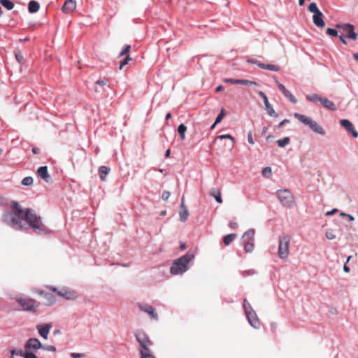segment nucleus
Masks as SVG:
<instances>
[{"instance_id": "1", "label": "nucleus", "mask_w": 358, "mask_h": 358, "mask_svg": "<svg viewBox=\"0 0 358 358\" xmlns=\"http://www.w3.org/2000/svg\"><path fill=\"white\" fill-rule=\"evenodd\" d=\"M12 208L13 213H8L3 215L2 220L4 223L16 229H22V221L25 220L34 232L45 233L47 231L46 227L41 221V217L38 216L32 210L23 209L15 201L13 202Z\"/></svg>"}, {"instance_id": "2", "label": "nucleus", "mask_w": 358, "mask_h": 358, "mask_svg": "<svg viewBox=\"0 0 358 358\" xmlns=\"http://www.w3.org/2000/svg\"><path fill=\"white\" fill-rule=\"evenodd\" d=\"M194 255L187 252L180 258L176 259L170 268V272L173 275L182 274L187 270V264L193 260Z\"/></svg>"}, {"instance_id": "3", "label": "nucleus", "mask_w": 358, "mask_h": 358, "mask_svg": "<svg viewBox=\"0 0 358 358\" xmlns=\"http://www.w3.org/2000/svg\"><path fill=\"white\" fill-rule=\"evenodd\" d=\"M294 116L299 120L303 124L309 127V128L314 132L320 134L324 135L325 131L324 129L317 124L315 121H314L312 118L306 116L304 115H301L297 113L294 114Z\"/></svg>"}, {"instance_id": "4", "label": "nucleus", "mask_w": 358, "mask_h": 358, "mask_svg": "<svg viewBox=\"0 0 358 358\" xmlns=\"http://www.w3.org/2000/svg\"><path fill=\"white\" fill-rule=\"evenodd\" d=\"M290 241V237L287 235L280 236L279 237L278 254L281 259H287L288 257Z\"/></svg>"}, {"instance_id": "5", "label": "nucleus", "mask_w": 358, "mask_h": 358, "mask_svg": "<svg viewBox=\"0 0 358 358\" xmlns=\"http://www.w3.org/2000/svg\"><path fill=\"white\" fill-rule=\"evenodd\" d=\"M276 196L280 203L286 207L290 208L294 204V196L292 192L287 189L277 191Z\"/></svg>"}, {"instance_id": "6", "label": "nucleus", "mask_w": 358, "mask_h": 358, "mask_svg": "<svg viewBox=\"0 0 358 358\" xmlns=\"http://www.w3.org/2000/svg\"><path fill=\"white\" fill-rule=\"evenodd\" d=\"M16 301L22 310L26 311L36 312L39 306L38 302L29 297H18L16 299Z\"/></svg>"}, {"instance_id": "7", "label": "nucleus", "mask_w": 358, "mask_h": 358, "mask_svg": "<svg viewBox=\"0 0 358 358\" xmlns=\"http://www.w3.org/2000/svg\"><path fill=\"white\" fill-rule=\"evenodd\" d=\"M47 289L52 291L61 297H63L67 300H75L78 298V294L74 290L69 289L68 288L63 287L61 289H58L57 287L53 286H47Z\"/></svg>"}, {"instance_id": "8", "label": "nucleus", "mask_w": 358, "mask_h": 358, "mask_svg": "<svg viewBox=\"0 0 358 358\" xmlns=\"http://www.w3.org/2000/svg\"><path fill=\"white\" fill-rule=\"evenodd\" d=\"M336 27L339 29L341 34H344V36L350 39L355 41L357 38V34L355 32V27L351 24H338Z\"/></svg>"}, {"instance_id": "9", "label": "nucleus", "mask_w": 358, "mask_h": 358, "mask_svg": "<svg viewBox=\"0 0 358 358\" xmlns=\"http://www.w3.org/2000/svg\"><path fill=\"white\" fill-rule=\"evenodd\" d=\"M135 337L140 345V349L151 347L152 342L148 336L143 331H138L135 334Z\"/></svg>"}, {"instance_id": "10", "label": "nucleus", "mask_w": 358, "mask_h": 358, "mask_svg": "<svg viewBox=\"0 0 358 358\" xmlns=\"http://www.w3.org/2000/svg\"><path fill=\"white\" fill-rule=\"evenodd\" d=\"M41 348H43V345L39 340L37 338H31L26 342L24 345V352L36 351Z\"/></svg>"}, {"instance_id": "11", "label": "nucleus", "mask_w": 358, "mask_h": 358, "mask_svg": "<svg viewBox=\"0 0 358 358\" xmlns=\"http://www.w3.org/2000/svg\"><path fill=\"white\" fill-rule=\"evenodd\" d=\"M258 94L263 99L264 103L265 105V109L267 112V113L271 117H278V115L275 113L274 109L273 108L272 106L268 102V98L266 95V94L262 91L258 92Z\"/></svg>"}, {"instance_id": "12", "label": "nucleus", "mask_w": 358, "mask_h": 358, "mask_svg": "<svg viewBox=\"0 0 358 358\" xmlns=\"http://www.w3.org/2000/svg\"><path fill=\"white\" fill-rule=\"evenodd\" d=\"M249 323L255 329H258L260 325V322L257 315L254 310H250L245 313Z\"/></svg>"}, {"instance_id": "13", "label": "nucleus", "mask_w": 358, "mask_h": 358, "mask_svg": "<svg viewBox=\"0 0 358 358\" xmlns=\"http://www.w3.org/2000/svg\"><path fill=\"white\" fill-rule=\"evenodd\" d=\"M340 124L351 134L353 137L357 138L358 136V132L355 130L353 124L348 120H341Z\"/></svg>"}, {"instance_id": "14", "label": "nucleus", "mask_w": 358, "mask_h": 358, "mask_svg": "<svg viewBox=\"0 0 358 358\" xmlns=\"http://www.w3.org/2000/svg\"><path fill=\"white\" fill-rule=\"evenodd\" d=\"M76 8V2L75 0H66L62 6L63 12L67 14L73 13Z\"/></svg>"}, {"instance_id": "15", "label": "nucleus", "mask_w": 358, "mask_h": 358, "mask_svg": "<svg viewBox=\"0 0 358 358\" xmlns=\"http://www.w3.org/2000/svg\"><path fill=\"white\" fill-rule=\"evenodd\" d=\"M138 307L141 310L148 313L152 319H157V314L155 313V308L152 306L147 304H141L138 305Z\"/></svg>"}, {"instance_id": "16", "label": "nucleus", "mask_w": 358, "mask_h": 358, "mask_svg": "<svg viewBox=\"0 0 358 358\" xmlns=\"http://www.w3.org/2000/svg\"><path fill=\"white\" fill-rule=\"evenodd\" d=\"M179 215H180V220L182 222H185L189 217L188 210L184 203V196H182V198L181 204H180V210H179Z\"/></svg>"}, {"instance_id": "17", "label": "nucleus", "mask_w": 358, "mask_h": 358, "mask_svg": "<svg viewBox=\"0 0 358 358\" xmlns=\"http://www.w3.org/2000/svg\"><path fill=\"white\" fill-rule=\"evenodd\" d=\"M37 174L46 182L50 180V176L48 174L47 166H41L37 170Z\"/></svg>"}, {"instance_id": "18", "label": "nucleus", "mask_w": 358, "mask_h": 358, "mask_svg": "<svg viewBox=\"0 0 358 358\" xmlns=\"http://www.w3.org/2000/svg\"><path fill=\"white\" fill-rule=\"evenodd\" d=\"M323 14L322 12L315 13L313 16V20L314 24L320 28H323L325 25L324 21L323 20Z\"/></svg>"}, {"instance_id": "19", "label": "nucleus", "mask_w": 358, "mask_h": 358, "mask_svg": "<svg viewBox=\"0 0 358 358\" xmlns=\"http://www.w3.org/2000/svg\"><path fill=\"white\" fill-rule=\"evenodd\" d=\"M50 328L51 324H46L45 325H40L37 327L39 334L45 339L48 338V335L49 334Z\"/></svg>"}, {"instance_id": "20", "label": "nucleus", "mask_w": 358, "mask_h": 358, "mask_svg": "<svg viewBox=\"0 0 358 358\" xmlns=\"http://www.w3.org/2000/svg\"><path fill=\"white\" fill-rule=\"evenodd\" d=\"M320 103L327 109H329V110H331L333 111L336 110V107L333 101H331V100L328 99L327 98L322 97L321 99Z\"/></svg>"}, {"instance_id": "21", "label": "nucleus", "mask_w": 358, "mask_h": 358, "mask_svg": "<svg viewBox=\"0 0 358 358\" xmlns=\"http://www.w3.org/2000/svg\"><path fill=\"white\" fill-rule=\"evenodd\" d=\"M150 348V347L140 349L141 358H156Z\"/></svg>"}, {"instance_id": "22", "label": "nucleus", "mask_w": 358, "mask_h": 358, "mask_svg": "<svg viewBox=\"0 0 358 358\" xmlns=\"http://www.w3.org/2000/svg\"><path fill=\"white\" fill-rule=\"evenodd\" d=\"M255 231L253 229H248L242 236L243 241H254Z\"/></svg>"}, {"instance_id": "23", "label": "nucleus", "mask_w": 358, "mask_h": 358, "mask_svg": "<svg viewBox=\"0 0 358 358\" xmlns=\"http://www.w3.org/2000/svg\"><path fill=\"white\" fill-rule=\"evenodd\" d=\"M110 169L109 167L106 166H101L99 169V176L102 181L106 180V176L109 173Z\"/></svg>"}, {"instance_id": "24", "label": "nucleus", "mask_w": 358, "mask_h": 358, "mask_svg": "<svg viewBox=\"0 0 358 358\" xmlns=\"http://www.w3.org/2000/svg\"><path fill=\"white\" fill-rule=\"evenodd\" d=\"M210 194V196H212L215 198V199L216 200V201L217 203H222L221 192H220V189H218L217 188H213L211 189Z\"/></svg>"}, {"instance_id": "25", "label": "nucleus", "mask_w": 358, "mask_h": 358, "mask_svg": "<svg viewBox=\"0 0 358 358\" xmlns=\"http://www.w3.org/2000/svg\"><path fill=\"white\" fill-rule=\"evenodd\" d=\"M40 8L39 3L36 1H31L29 3V11L31 13L37 12Z\"/></svg>"}, {"instance_id": "26", "label": "nucleus", "mask_w": 358, "mask_h": 358, "mask_svg": "<svg viewBox=\"0 0 358 358\" xmlns=\"http://www.w3.org/2000/svg\"><path fill=\"white\" fill-rule=\"evenodd\" d=\"M236 234H230L227 236H224L223 238V242L224 245H229L230 243H231L236 238Z\"/></svg>"}, {"instance_id": "27", "label": "nucleus", "mask_w": 358, "mask_h": 358, "mask_svg": "<svg viewBox=\"0 0 358 358\" xmlns=\"http://www.w3.org/2000/svg\"><path fill=\"white\" fill-rule=\"evenodd\" d=\"M46 300V303L45 304L47 306H52L53 305L55 301H56V299H55V297L54 296L53 294H50V293H46L45 294V297H44Z\"/></svg>"}, {"instance_id": "28", "label": "nucleus", "mask_w": 358, "mask_h": 358, "mask_svg": "<svg viewBox=\"0 0 358 358\" xmlns=\"http://www.w3.org/2000/svg\"><path fill=\"white\" fill-rule=\"evenodd\" d=\"M187 131V127L183 124H180L178 127V131L180 134V137L181 140H184L185 138V132Z\"/></svg>"}, {"instance_id": "29", "label": "nucleus", "mask_w": 358, "mask_h": 358, "mask_svg": "<svg viewBox=\"0 0 358 358\" xmlns=\"http://www.w3.org/2000/svg\"><path fill=\"white\" fill-rule=\"evenodd\" d=\"M244 250L245 252H251L254 250V241H243Z\"/></svg>"}, {"instance_id": "30", "label": "nucleus", "mask_w": 358, "mask_h": 358, "mask_svg": "<svg viewBox=\"0 0 358 358\" xmlns=\"http://www.w3.org/2000/svg\"><path fill=\"white\" fill-rule=\"evenodd\" d=\"M0 3L8 10H12L14 7V3L10 0H0Z\"/></svg>"}, {"instance_id": "31", "label": "nucleus", "mask_w": 358, "mask_h": 358, "mask_svg": "<svg viewBox=\"0 0 358 358\" xmlns=\"http://www.w3.org/2000/svg\"><path fill=\"white\" fill-rule=\"evenodd\" d=\"M322 98V97L320 96L317 94H312L306 96V99L312 102H321Z\"/></svg>"}, {"instance_id": "32", "label": "nucleus", "mask_w": 358, "mask_h": 358, "mask_svg": "<svg viewBox=\"0 0 358 358\" xmlns=\"http://www.w3.org/2000/svg\"><path fill=\"white\" fill-rule=\"evenodd\" d=\"M283 95L289 99V101L293 103H296L297 102L295 96L288 90H287L284 93Z\"/></svg>"}, {"instance_id": "33", "label": "nucleus", "mask_w": 358, "mask_h": 358, "mask_svg": "<svg viewBox=\"0 0 358 358\" xmlns=\"http://www.w3.org/2000/svg\"><path fill=\"white\" fill-rule=\"evenodd\" d=\"M290 142V138L289 137H284L282 139H279L277 141V144L279 147H285L288 145Z\"/></svg>"}, {"instance_id": "34", "label": "nucleus", "mask_w": 358, "mask_h": 358, "mask_svg": "<svg viewBox=\"0 0 358 358\" xmlns=\"http://www.w3.org/2000/svg\"><path fill=\"white\" fill-rule=\"evenodd\" d=\"M308 10L310 12V13H313L314 14L315 13H317L319 12H321L317 6V4L314 2H312L309 4V6H308Z\"/></svg>"}, {"instance_id": "35", "label": "nucleus", "mask_w": 358, "mask_h": 358, "mask_svg": "<svg viewBox=\"0 0 358 358\" xmlns=\"http://www.w3.org/2000/svg\"><path fill=\"white\" fill-rule=\"evenodd\" d=\"M15 57L18 63H23L24 57L19 50L15 51Z\"/></svg>"}, {"instance_id": "36", "label": "nucleus", "mask_w": 358, "mask_h": 358, "mask_svg": "<svg viewBox=\"0 0 358 358\" xmlns=\"http://www.w3.org/2000/svg\"><path fill=\"white\" fill-rule=\"evenodd\" d=\"M34 180L31 177L27 176L23 178L22 184L24 186H30L33 184Z\"/></svg>"}, {"instance_id": "37", "label": "nucleus", "mask_w": 358, "mask_h": 358, "mask_svg": "<svg viewBox=\"0 0 358 358\" xmlns=\"http://www.w3.org/2000/svg\"><path fill=\"white\" fill-rule=\"evenodd\" d=\"M131 60H132V59L129 55H127L122 62H120L119 69L120 70H122L124 66L125 65H127L129 63V62H130Z\"/></svg>"}, {"instance_id": "38", "label": "nucleus", "mask_w": 358, "mask_h": 358, "mask_svg": "<svg viewBox=\"0 0 358 358\" xmlns=\"http://www.w3.org/2000/svg\"><path fill=\"white\" fill-rule=\"evenodd\" d=\"M239 84L245 85H258V84L256 82L243 79H239Z\"/></svg>"}, {"instance_id": "39", "label": "nucleus", "mask_w": 358, "mask_h": 358, "mask_svg": "<svg viewBox=\"0 0 358 358\" xmlns=\"http://www.w3.org/2000/svg\"><path fill=\"white\" fill-rule=\"evenodd\" d=\"M262 176L264 178H270L271 176V167H266L262 170Z\"/></svg>"}, {"instance_id": "40", "label": "nucleus", "mask_w": 358, "mask_h": 358, "mask_svg": "<svg viewBox=\"0 0 358 358\" xmlns=\"http://www.w3.org/2000/svg\"><path fill=\"white\" fill-rule=\"evenodd\" d=\"M131 50V45H126L122 52L119 55V57H123L124 55H126L129 53V52Z\"/></svg>"}, {"instance_id": "41", "label": "nucleus", "mask_w": 358, "mask_h": 358, "mask_svg": "<svg viewBox=\"0 0 358 358\" xmlns=\"http://www.w3.org/2000/svg\"><path fill=\"white\" fill-rule=\"evenodd\" d=\"M265 69L273 71H278L280 70V67L274 64H266Z\"/></svg>"}, {"instance_id": "42", "label": "nucleus", "mask_w": 358, "mask_h": 358, "mask_svg": "<svg viewBox=\"0 0 358 358\" xmlns=\"http://www.w3.org/2000/svg\"><path fill=\"white\" fill-rule=\"evenodd\" d=\"M226 113H225V111L222 108L220 113V114L218 115V116L216 117L215 119V124H218L220 123L222 120L224 118V117L225 116Z\"/></svg>"}, {"instance_id": "43", "label": "nucleus", "mask_w": 358, "mask_h": 358, "mask_svg": "<svg viewBox=\"0 0 358 358\" xmlns=\"http://www.w3.org/2000/svg\"><path fill=\"white\" fill-rule=\"evenodd\" d=\"M243 308L245 310V313H248L249 312L250 310H253L252 308V306L250 304V303L247 301V299H244L243 301Z\"/></svg>"}, {"instance_id": "44", "label": "nucleus", "mask_w": 358, "mask_h": 358, "mask_svg": "<svg viewBox=\"0 0 358 358\" xmlns=\"http://www.w3.org/2000/svg\"><path fill=\"white\" fill-rule=\"evenodd\" d=\"M326 32L331 36H336L338 35V31L331 28H327Z\"/></svg>"}, {"instance_id": "45", "label": "nucleus", "mask_w": 358, "mask_h": 358, "mask_svg": "<svg viewBox=\"0 0 358 358\" xmlns=\"http://www.w3.org/2000/svg\"><path fill=\"white\" fill-rule=\"evenodd\" d=\"M108 82V80L107 78H104L103 80H97L96 82V84L99 85V86L103 87V86L107 85Z\"/></svg>"}, {"instance_id": "46", "label": "nucleus", "mask_w": 358, "mask_h": 358, "mask_svg": "<svg viewBox=\"0 0 358 358\" xmlns=\"http://www.w3.org/2000/svg\"><path fill=\"white\" fill-rule=\"evenodd\" d=\"M275 83L278 87V89L282 92V94L287 90L286 87L284 85L279 83L277 80H275Z\"/></svg>"}, {"instance_id": "47", "label": "nucleus", "mask_w": 358, "mask_h": 358, "mask_svg": "<svg viewBox=\"0 0 358 358\" xmlns=\"http://www.w3.org/2000/svg\"><path fill=\"white\" fill-rule=\"evenodd\" d=\"M224 82L231 84H239V79L226 78Z\"/></svg>"}, {"instance_id": "48", "label": "nucleus", "mask_w": 358, "mask_h": 358, "mask_svg": "<svg viewBox=\"0 0 358 358\" xmlns=\"http://www.w3.org/2000/svg\"><path fill=\"white\" fill-rule=\"evenodd\" d=\"M326 237L329 240H333L336 238V236L332 231H327Z\"/></svg>"}, {"instance_id": "49", "label": "nucleus", "mask_w": 358, "mask_h": 358, "mask_svg": "<svg viewBox=\"0 0 358 358\" xmlns=\"http://www.w3.org/2000/svg\"><path fill=\"white\" fill-rule=\"evenodd\" d=\"M171 195V193L168 191H164L163 193H162V198L164 201H166L169 196Z\"/></svg>"}, {"instance_id": "50", "label": "nucleus", "mask_w": 358, "mask_h": 358, "mask_svg": "<svg viewBox=\"0 0 358 358\" xmlns=\"http://www.w3.org/2000/svg\"><path fill=\"white\" fill-rule=\"evenodd\" d=\"M229 227L233 229H236L238 227V223L236 222L231 221L229 223Z\"/></svg>"}, {"instance_id": "51", "label": "nucleus", "mask_w": 358, "mask_h": 358, "mask_svg": "<svg viewBox=\"0 0 358 358\" xmlns=\"http://www.w3.org/2000/svg\"><path fill=\"white\" fill-rule=\"evenodd\" d=\"M248 141L249 142V143H250L251 145H253L255 143H254V141H253V138H252V132H249L248 134Z\"/></svg>"}, {"instance_id": "52", "label": "nucleus", "mask_w": 358, "mask_h": 358, "mask_svg": "<svg viewBox=\"0 0 358 358\" xmlns=\"http://www.w3.org/2000/svg\"><path fill=\"white\" fill-rule=\"evenodd\" d=\"M218 138H230L231 139L232 141L234 140V137H232L231 135L229 134H226V135H221L220 136H218Z\"/></svg>"}, {"instance_id": "53", "label": "nucleus", "mask_w": 358, "mask_h": 358, "mask_svg": "<svg viewBox=\"0 0 358 358\" xmlns=\"http://www.w3.org/2000/svg\"><path fill=\"white\" fill-rule=\"evenodd\" d=\"M255 64H257L259 68L265 69V64L261 63L259 61H255Z\"/></svg>"}, {"instance_id": "54", "label": "nucleus", "mask_w": 358, "mask_h": 358, "mask_svg": "<svg viewBox=\"0 0 358 358\" xmlns=\"http://www.w3.org/2000/svg\"><path fill=\"white\" fill-rule=\"evenodd\" d=\"M345 36H344V34H342L339 35V38H340V40L341 41V42H342L343 44L346 45V44H347V42H346V41H345Z\"/></svg>"}, {"instance_id": "55", "label": "nucleus", "mask_w": 358, "mask_h": 358, "mask_svg": "<svg viewBox=\"0 0 358 358\" xmlns=\"http://www.w3.org/2000/svg\"><path fill=\"white\" fill-rule=\"evenodd\" d=\"M288 122H289V120L287 119H285L279 123L278 127L280 128V127H282L285 124L288 123Z\"/></svg>"}, {"instance_id": "56", "label": "nucleus", "mask_w": 358, "mask_h": 358, "mask_svg": "<svg viewBox=\"0 0 358 358\" xmlns=\"http://www.w3.org/2000/svg\"><path fill=\"white\" fill-rule=\"evenodd\" d=\"M35 292L41 296H43V297H45V294H46V292H45L44 291H43L41 289H36L35 291Z\"/></svg>"}, {"instance_id": "57", "label": "nucleus", "mask_w": 358, "mask_h": 358, "mask_svg": "<svg viewBox=\"0 0 358 358\" xmlns=\"http://www.w3.org/2000/svg\"><path fill=\"white\" fill-rule=\"evenodd\" d=\"M71 355L73 358H80L83 357L82 354H77V353H71Z\"/></svg>"}, {"instance_id": "58", "label": "nucleus", "mask_w": 358, "mask_h": 358, "mask_svg": "<svg viewBox=\"0 0 358 358\" xmlns=\"http://www.w3.org/2000/svg\"><path fill=\"white\" fill-rule=\"evenodd\" d=\"M343 271H344L345 273H349V272H350V267H349V266H348L346 265V264H345L344 265V266H343Z\"/></svg>"}, {"instance_id": "59", "label": "nucleus", "mask_w": 358, "mask_h": 358, "mask_svg": "<svg viewBox=\"0 0 358 358\" xmlns=\"http://www.w3.org/2000/svg\"><path fill=\"white\" fill-rule=\"evenodd\" d=\"M338 210L337 209H334L332 210L331 211H329L326 213V215H333L334 213H335L336 212H337Z\"/></svg>"}, {"instance_id": "60", "label": "nucleus", "mask_w": 358, "mask_h": 358, "mask_svg": "<svg viewBox=\"0 0 358 358\" xmlns=\"http://www.w3.org/2000/svg\"><path fill=\"white\" fill-rule=\"evenodd\" d=\"M32 152L34 154H38L39 152V149L38 148L34 147L32 148Z\"/></svg>"}, {"instance_id": "61", "label": "nucleus", "mask_w": 358, "mask_h": 358, "mask_svg": "<svg viewBox=\"0 0 358 358\" xmlns=\"http://www.w3.org/2000/svg\"><path fill=\"white\" fill-rule=\"evenodd\" d=\"M222 90H223V87L222 85H219L216 87L215 91L220 92V91H222Z\"/></svg>"}, {"instance_id": "62", "label": "nucleus", "mask_w": 358, "mask_h": 358, "mask_svg": "<svg viewBox=\"0 0 358 358\" xmlns=\"http://www.w3.org/2000/svg\"><path fill=\"white\" fill-rule=\"evenodd\" d=\"M171 151L169 149H168L165 152V157L168 158L170 156Z\"/></svg>"}, {"instance_id": "63", "label": "nucleus", "mask_w": 358, "mask_h": 358, "mask_svg": "<svg viewBox=\"0 0 358 358\" xmlns=\"http://www.w3.org/2000/svg\"><path fill=\"white\" fill-rule=\"evenodd\" d=\"M346 217L349 219L350 221L354 220V217L350 215H346Z\"/></svg>"}, {"instance_id": "64", "label": "nucleus", "mask_w": 358, "mask_h": 358, "mask_svg": "<svg viewBox=\"0 0 358 358\" xmlns=\"http://www.w3.org/2000/svg\"><path fill=\"white\" fill-rule=\"evenodd\" d=\"M353 57H354L357 61H358V53H354V54H353Z\"/></svg>"}]
</instances>
